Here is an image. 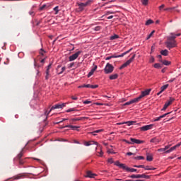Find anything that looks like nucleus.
Wrapping results in <instances>:
<instances>
[{"instance_id":"8fccbe9b","label":"nucleus","mask_w":181,"mask_h":181,"mask_svg":"<svg viewBox=\"0 0 181 181\" xmlns=\"http://www.w3.org/2000/svg\"><path fill=\"white\" fill-rule=\"evenodd\" d=\"M66 70V66H63L62 68V71L59 73V74H62L63 71H64Z\"/></svg>"},{"instance_id":"20e7f679","label":"nucleus","mask_w":181,"mask_h":181,"mask_svg":"<svg viewBox=\"0 0 181 181\" xmlns=\"http://www.w3.org/2000/svg\"><path fill=\"white\" fill-rule=\"evenodd\" d=\"M104 71L105 74H111L114 71V66L111 64L107 63L104 69Z\"/></svg>"},{"instance_id":"6ab92c4d","label":"nucleus","mask_w":181,"mask_h":181,"mask_svg":"<svg viewBox=\"0 0 181 181\" xmlns=\"http://www.w3.org/2000/svg\"><path fill=\"white\" fill-rule=\"evenodd\" d=\"M97 70V66H95L94 68H93L90 71L88 74V77L90 78V76H93L94 74V71Z\"/></svg>"},{"instance_id":"bf43d9fd","label":"nucleus","mask_w":181,"mask_h":181,"mask_svg":"<svg viewBox=\"0 0 181 181\" xmlns=\"http://www.w3.org/2000/svg\"><path fill=\"white\" fill-rule=\"evenodd\" d=\"M43 53H46V52H45L43 49H41L40 52V54H41L42 56H43V54H44Z\"/></svg>"},{"instance_id":"1a4fd4ad","label":"nucleus","mask_w":181,"mask_h":181,"mask_svg":"<svg viewBox=\"0 0 181 181\" xmlns=\"http://www.w3.org/2000/svg\"><path fill=\"white\" fill-rule=\"evenodd\" d=\"M130 141L132 142V145H134V144H137L138 145L141 144H144V141L134 139V138H130Z\"/></svg>"},{"instance_id":"680f3d73","label":"nucleus","mask_w":181,"mask_h":181,"mask_svg":"<svg viewBox=\"0 0 181 181\" xmlns=\"http://www.w3.org/2000/svg\"><path fill=\"white\" fill-rule=\"evenodd\" d=\"M85 87L86 88H91V85L90 84H87V85H85Z\"/></svg>"},{"instance_id":"6e6552de","label":"nucleus","mask_w":181,"mask_h":181,"mask_svg":"<svg viewBox=\"0 0 181 181\" xmlns=\"http://www.w3.org/2000/svg\"><path fill=\"white\" fill-rule=\"evenodd\" d=\"M91 2H93V1L88 0L85 3H78V6H82L84 8H86V6H88V5H91Z\"/></svg>"},{"instance_id":"c85d7f7f","label":"nucleus","mask_w":181,"mask_h":181,"mask_svg":"<svg viewBox=\"0 0 181 181\" xmlns=\"http://www.w3.org/2000/svg\"><path fill=\"white\" fill-rule=\"evenodd\" d=\"M103 131H104L103 129H98L96 131H94L93 132H91L92 135L95 136V134H100V132H103Z\"/></svg>"},{"instance_id":"412c9836","label":"nucleus","mask_w":181,"mask_h":181,"mask_svg":"<svg viewBox=\"0 0 181 181\" xmlns=\"http://www.w3.org/2000/svg\"><path fill=\"white\" fill-rule=\"evenodd\" d=\"M160 54H162V56H168L169 54V51H168V49L161 50Z\"/></svg>"},{"instance_id":"c03bdc74","label":"nucleus","mask_w":181,"mask_h":181,"mask_svg":"<svg viewBox=\"0 0 181 181\" xmlns=\"http://www.w3.org/2000/svg\"><path fill=\"white\" fill-rule=\"evenodd\" d=\"M78 11L79 12H83V11H84V7H82L81 6H78Z\"/></svg>"},{"instance_id":"f257e3e1","label":"nucleus","mask_w":181,"mask_h":181,"mask_svg":"<svg viewBox=\"0 0 181 181\" xmlns=\"http://www.w3.org/2000/svg\"><path fill=\"white\" fill-rule=\"evenodd\" d=\"M115 165L116 166H118V168H120V169H123V170H127V172H131L132 173H134V172H136L137 173H139L138 170L132 168H129L128 166L125 165V164L119 163V161H116L115 163Z\"/></svg>"},{"instance_id":"09e8293b","label":"nucleus","mask_w":181,"mask_h":181,"mask_svg":"<svg viewBox=\"0 0 181 181\" xmlns=\"http://www.w3.org/2000/svg\"><path fill=\"white\" fill-rule=\"evenodd\" d=\"M101 30V27H100V26H97V27L95 28V30L96 32H98V30Z\"/></svg>"},{"instance_id":"393cba45","label":"nucleus","mask_w":181,"mask_h":181,"mask_svg":"<svg viewBox=\"0 0 181 181\" xmlns=\"http://www.w3.org/2000/svg\"><path fill=\"white\" fill-rule=\"evenodd\" d=\"M176 146H174L173 147H171L170 149L167 150L165 151V153H170V152H173V151H175V149H176Z\"/></svg>"},{"instance_id":"f3484780","label":"nucleus","mask_w":181,"mask_h":181,"mask_svg":"<svg viewBox=\"0 0 181 181\" xmlns=\"http://www.w3.org/2000/svg\"><path fill=\"white\" fill-rule=\"evenodd\" d=\"M169 114H170V112L165 113L158 117H156L153 121L154 122L160 121V119H162V118H165V117H166V115H169Z\"/></svg>"},{"instance_id":"49530a36","label":"nucleus","mask_w":181,"mask_h":181,"mask_svg":"<svg viewBox=\"0 0 181 181\" xmlns=\"http://www.w3.org/2000/svg\"><path fill=\"white\" fill-rule=\"evenodd\" d=\"M150 63H153L155 62V58L153 57H151L149 60Z\"/></svg>"},{"instance_id":"e433bc0d","label":"nucleus","mask_w":181,"mask_h":181,"mask_svg":"<svg viewBox=\"0 0 181 181\" xmlns=\"http://www.w3.org/2000/svg\"><path fill=\"white\" fill-rule=\"evenodd\" d=\"M134 159H138L139 160H142L145 159V157L139 156L135 157Z\"/></svg>"},{"instance_id":"39448f33","label":"nucleus","mask_w":181,"mask_h":181,"mask_svg":"<svg viewBox=\"0 0 181 181\" xmlns=\"http://www.w3.org/2000/svg\"><path fill=\"white\" fill-rule=\"evenodd\" d=\"M165 46L168 49H169V50H170V49H173V47H176V46H177V44L176 43V40L166 41Z\"/></svg>"},{"instance_id":"bb28decb","label":"nucleus","mask_w":181,"mask_h":181,"mask_svg":"<svg viewBox=\"0 0 181 181\" xmlns=\"http://www.w3.org/2000/svg\"><path fill=\"white\" fill-rule=\"evenodd\" d=\"M160 62L161 63H163V64H164V66H169V64H170V62L167 61V60L162 61V59H160Z\"/></svg>"},{"instance_id":"0eeeda50","label":"nucleus","mask_w":181,"mask_h":181,"mask_svg":"<svg viewBox=\"0 0 181 181\" xmlns=\"http://www.w3.org/2000/svg\"><path fill=\"white\" fill-rule=\"evenodd\" d=\"M81 54V51H78L77 52H76L75 54L71 55L69 57V62H74V60H76L78 56Z\"/></svg>"},{"instance_id":"052dcab7","label":"nucleus","mask_w":181,"mask_h":181,"mask_svg":"<svg viewBox=\"0 0 181 181\" xmlns=\"http://www.w3.org/2000/svg\"><path fill=\"white\" fill-rule=\"evenodd\" d=\"M73 66H74V62L69 64V69H71V67H73Z\"/></svg>"},{"instance_id":"c756f323","label":"nucleus","mask_w":181,"mask_h":181,"mask_svg":"<svg viewBox=\"0 0 181 181\" xmlns=\"http://www.w3.org/2000/svg\"><path fill=\"white\" fill-rule=\"evenodd\" d=\"M119 36L118 35L115 34L114 35L110 37V40H115V39H118Z\"/></svg>"},{"instance_id":"f704fd0d","label":"nucleus","mask_w":181,"mask_h":181,"mask_svg":"<svg viewBox=\"0 0 181 181\" xmlns=\"http://www.w3.org/2000/svg\"><path fill=\"white\" fill-rule=\"evenodd\" d=\"M153 33H155V30H153L149 35L147 37L146 40H149L151 39V37H152V36H153Z\"/></svg>"},{"instance_id":"7c9ffc66","label":"nucleus","mask_w":181,"mask_h":181,"mask_svg":"<svg viewBox=\"0 0 181 181\" xmlns=\"http://www.w3.org/2000/svg\"><path fill=\"white\" fill-rule=\"evenodd\" d=\"M124 124H127V125H128V127H131V125H134L135 124V122L129 121V122H126Z\"/></svg>"},{"instance_id":"a211bd4d","label":"nucleus","mask_w":181,"mask_h":181,"mask_svg":"<svg viewBox=\"0 0 181 181\" xmlns=\"http://www.w3.org/2000/svg\"><path fill=\"white\" fill-rule=\"evenodd\" d=\"M129 64H131V63L129 62V61H127L124 64H123L119 67V70H122V69H125V67H127V66H129Z\"/></svg>"},{"instance_id":"4c0bfd02","label":"nucleus","mask_w":181,"mask_h":181,"mask_svg":"<svg viewBox=\"0 0 181 181\" xmlns=\"http://www.w3.org/2000/svg\"><path fill=\"white\" fill-rule=\"evenodd\" d=\"M134 168H141L142 169H144V168H145V165H133Z\"/></svg>"},{"instance_id":"72a5a7b5","label":"nucleus","mask_w":181,"mask_h":181,"mask_svg":"<svg viewBox=\"0 0 181 181\" xmlns=\"http://www.w3.org/2000/svg\"><path fill=\"white\" fill-rule=\"evenodd\" d=\"M152 23H153V21H152L151 19H149L146 22V25L148 26L149 25H152Z\"/></svg>"},{"instance_id":"ddd939ff","label":"nucleus","mask_w":181,"mask_h":181,"mask_svg":"<svg viewBox=\"0 0 181 181\" xmlns=\"http://www.w3.org/2000/svg\"><path fill=\"white\" fill-rule=\"evenodd\" d=\"M135 103H139V100H138L137 98L132 99L129 102L125 103L124 105H131V104H134Z\"/></svg>"},{"instance_id":"f03ea898","label":"nucleus","mask_w":181,"mask_h":181,"mask_svg":"<svg viewBox=\"0 0 181 181\" xmlns=\"http://www.w3.org/2000/svg\"><path fill=\"white\" fill-rule=\"evenodd\" d=\"M64 107H66V103L57 104L52 106L48 112L47 111H46L45 112V115H46V117H47V116L50 114V112H52V111H53V110H59L60 108H63Z\"/></svg>"},{"instance_id":"5fc2aeb1","label":"nucleus","mask_w":181,"mask_h":181,"mask_svg":"<svg viewBox=\"0 0 181 181\" xmlns=\"http://www.w3.org/2000/svg\"><path fill=\"white\" fill-rule=\"evenodd\" d=\"M165 148H159L158 150V152H165Z\"/></svg>"},{"instance_id":"9b49d317","label":"nucleus","mask_w":181,"mask_h":181,"mask_svg":"<svg viewBox=\"0 0 181 181\" xmlns=\"http://www.w3.org/2000/svg\"><path fill=\"white\" fill-rule=\"evenodd\" d=\"M176 39V34L175 33H170V36L167 37V42H173V40Z\"/></svg>"},{"instance_id":"79ce46f5","label":"nucleus","mask_w":181,"mask_h":181,"mask_svg":"<svg viewBox=\"0 0 181 181\" xmlns=\"http://www.w3.org/2000/svg\"><path fill=\"white\" fill-rule=\"evenodd\" d=\"M154 67L155 69H160V64H155Z\"/></svg>"},{"instance_id":"5701e85b","label":"nucleus","mask_w":181,"mask_h":181,"mask_svg":"<svg viewBox=\"0 0 181 181\" xmlns=\"http://www.w3.org/2000/svg\"><path fill=\"white\" fill-rule=\"evenodd\" d=\"M146 160H148V162H152V160H153V157L152 156V155L147 154Z\"/></svg>"},{"instance_id":"774afa93","label":"nucleus","mask_w":181,"mask_h":181,"mask_svg":"<svg viewBox=\"0 0 181 181\" xmlns=\"http://www.w3.org/2000/svg\"><path fill=\"white\" fill-rule=\"evenodd\" d=\"M111 13H114V12L107 11L105 15H110Z\"/></svg>"},{"instance_id":"e2e57ef3","label":"nucleus","mask_w":181,"mask_h":181,"mask_svg":"<svg viewBox=\"0 0 181 181\" xmlns=\"http://www.w3.org/2000/svg\"><path fill=\"white\" fill-rule=\"evenodd\" d=\"M107 153H113L115 154V152L111 151V150H107Z\"/></svg>"},{"instance_id":"4468645a","label":"nucleus","mask_w":181,"mask_h":181,"mask_svg":"<svg viewBox=\"0 0 181 181\" xmlns=\"http://www.w3.org/2000/svg\"><path fill=\"white\" fill-rule=\"evenodd\" d=\"M62 128H71L73 131H76V129H78V128H80V126L66 125Z\"/></svg>"},{"instance_id":"c9c22d12","label":"nucleus","mask_w":181,"mask_h":181,"mask_svg":"<svg viewBox=\"0 0 181 181\" xmlns=\"http://www.w3.org/2000/svg\"><path fill=\"white\" fill-rule=\"evenodd\" d=\"M83 118H84V117L74 118V119H71V121H72V122H74V121H81V119H83Z\"/></svg>"},{"instance_id":"69168bd1","label":"nucleus","mask_w":181,"mask_h":181,"mask_svg":"<svg viewBox=\"0 0 181 181\" xmlns=\"http://www.w3.org/2000/svg\"><path fill=\"white\" fill-rule=\"evenodd\" d=\"M169 148H170V146L168 145V146H165L164 148L165 151H168V149H169Z\"/></svg>"},{"instance_id":"473e14b6","label":"nucleus","mask_w":181,"mask_h":181,"mask_svg":"<svg viewBox=\"0 0 181 181\" xmlns=\"http://www.w3.org/2000/svg\"><path fill=\"white\" fill-rule=\"evenodd\" d=\"M136 54H134L133 56L129 59L127 60V62H129V63H132V62H134V59H135Z\"/></svg>"},{"instance_id":"338daca9","label":"nucleus","mask_w":181,"mask_h":181,"mask_svg":"<svg viewBox=\"0 0 181 181\" xmlns=\"http://www.w3.org/2000/svg\"><path fill=\"white\" fill-rule=\"evenodd\" d=\"M181 146V142L180 143H178L175 145V148H179V146Z\"/></svg>"},{"instance_id":"58836bf2","label":"nucleus","mask_w":181,"mask_h":181,"mask_svg":"<svg viewBox=\"0 0 181 181\" xmlns=\"http://www.w3.org/2000/svg\"><path fill=\"white\" fill-rule=\"evenodd\" d=\"M148 1H149V0H141V4L146 6V5H148Z\"/></svg>"},{"instance_id":"b1692460","label":"nucleus","mask_w":181,"mask_h":181,"mask_svg":"<svg viewBox=\"0 0 181 181\" xmlns=\"http://www.w3.org/2000/svg\"><path fill=\"white\" fill-rule=\"evenodd\" d=\"M169 105H170V103L166 102L163 106V107L162 108L161 111H165L166 110V109L168 108V107H169Z\"/></svg>"},{"instance_id":"dca6fc26","label":"nucleus","mask_w":181,"mask_h":181,"mask_svg":"<svg viewBox=\"0 0 181 181\" xmlns=\"http://www.w3.org/2000/svg\"><path fill=\"white\" fill-rule=\"evenodd\" d=\"M52 67V64H49L47 66V70H46V76H45V80H49V70Z\"/></svg>"},{"instance_id":"9d476101","label":"nucleus","mask_w":181,"mask_h":181,"mask_svg":"<svg viewBox=\"0 0 181 181\" xmlns=\"http://www.w3.org/2000/svg\"><path fill=\"white\" fill-rule=\"evenodd\" d=\"M153 127V124H149V125H146V126H143L141 127V131H149V129H152Z\"/></svg>"},{"instance_id":"3c124183","label":"nucleus","mask_w":181,"mask_h":181,"mask_svg":"<svg viewBox=\"0 0 181 181\" xmlns=\"http://www.w3.org/2000/svg\"><path fill=\"white\" fill-rule=\"evenodd\" d=\"M144 169H145V170H150L151 167L149 165H147V166L145 167V165H144Z\"/></svg>"},{"instance_id":"a19ab883","label":"nucleus","mask_w":181,"mask_h":181,"mask_svg":"<svg viewBox=\"0 0 181 181\" xmlns=\"http://www.w3.org/2000/svg\"><path fill=\"white\" fill-rule=\"evenodd\" d=\"M54 11H55V15H57L59 13V6L54 8Z\"/></svg>"},{"instance_id":"864d4df0","label":"nucleus","mask_w":181,"mask_h":181,"mask_svg":"<svg viewBox=\"0 0 181 181\" xmlns=\"http://www.w3.org/2000/svg\"><path fill=\"white\" fill-rule=\"evenodd\" d=\"M98 85H91L90 88L94 89V88H98Z\"/></svg>"},{"instance_id":"4be33fe9","label":"nucleus","mask_w":181,"mask_h":181,"mask_svg":"<svg viewBox=\"0 0 181 181\" xmlns=\"http://www.w3.org/2000/svg\"><path fill=\"white\" fill-rule=\"evenodd\" d=\"M118 78V75L117 74L110 76V80H117Z\"/></svg>"},{"instance_id":"13d9d810","label":"nucleus","mask_w":181,"mask_h":181,"mask_svg":"<svg viewBox=\"0 0 181 181\" xmlns=\"http://www.w3.org/2000/svg\"><path fill=\"white\" fill-rule=\"evenodd\" d=\"M83 104H91V101H90V100H85L83 102Z\"/></svg>"},{"instance_id":"7ed1b4c3","label":"nucleus","mask_w":181,"mask_h":181,"mask_svg":"<svg viewBox=\"0 0 181 181\" xmlns=\"http://www.w3.org/2000/svg\"><path fill=\"white\" fill-rule=\"evenodd\" d=\"M131 179H149V175H146L145 174H133L130 176H129Z\"/></svg>"},{"instance_id":"423d86ee","label":"nucleus","mask_w":181,"mask_h":181,"mask_svg":"<svg viewBox=\"0 0 181 181\" xmlns=\"http://www.w3.org/2000/svg\"><path fill=\"white\" fill-rule=\"evenodd\" d=\"M151 91H152V89H147L141 92V94L138 98H136L138 101H141V99L144 98V97H146V95H149Z\"/></svg>"},{"instance_id":"f8f14e48","label":"nucleus","mask_w":181,"mask_h":181,"mask_svg":"<svg viewBox=\"0 0 181 181\" xmlns=\"http://www.w3.org/2000/svg\"><path fill=\"white\" fill-rule=\"evenodd\" d=\"M84 145L85 146H90V145H97L98 146V142L94 141H85Z\"/></svg>"},{"instance_id":"603ef678","label":"nucleus","mask_w":181,"mask_h":181,"mask_svg":"<svg viewBox=\"0 0 181 181\" xmlns=\"http://www.w3.org/2000/svg\"><path fill=\"white\" fill-rule=\"evenodd\" d=\"M72 111H76V109H74V108L69 109L66 110V112H71Z\"/></svg>"},{"instance_id":"2eb2a0df","label":"nucleus","mask_w":181,"mask_h":181,"mask_svg":"<svg viewBox=\"0 0 181 181\" xmlns=\"http://www.w3.org/2000/svg\"><path fill=\"white\" fill-rule=\"evenodd\" d=\"M94 176H97V175H95V173H93L91 171L88 170L86 172V175L85 176V177L93 178V177H94Z\"/></svg>"},{"instance_id":"2f4dec72","label":"nucleus","mask_w":181,"mask_h":181,"mask_svg":"<svg viewBox=\"0 0 181 181\" xmlns=\"http://www.w3.org/2000/svg\"><path fill=\"white\" fill-rule=\"evenodd\" d=\"M22 156H23V152H21L16 157V159H18V160H20L22 158Z\"/></svg>"},{"instance_id":"0e129e2a","label":"nucleus","mask_w":181,"mask_h":181,"mask_svg":"<svg viewBox=\"0 0 181 181\" xmlns=\"http://www.w3.org/2000/svg\"><path fill=\"white\" fill-rule=\"evenodd\" d=\"M112 59V56L107 57L105 59V60H111Z\"/></svg>"},{"instance_id":"aec40b11","label":"nucleus","mask_w":181,"mask_h":181,"mask_svg":"<svg viewBox=\"0 0 181 181\" xmlns=\"http://www.w3.org/2000/svg\"><path fill=\"white\" fill-rule=\"evenodd\" d=\"M150 142H151L152 144H159V142H160V140L156 137L153 138L151 139Z\"/></svg>"},{"instance_id":"4d7b16f0","label":"nucleus","mask_w":181,"mask_h":181,"mask_svg":"<svg viewBox=\"0 0 181 181\" xmlns=\"http://www.w3.org/2000/svg\"><path fill=\"white\" fill-rule=\"evenodd\" d=\"M71 98L75 101H76V100H78V98L76 97V96H71Z\"/></svg>"},{"instance_id":"de8ad7c7","label":"nucleus","mask_w":181,"mask_h":181,"mask_svg":"<svg viewBox=\"0 0 181 181\" xmlns=\"http://www.w3.org/2000/svg\"><path fill=\"white\" fill-rule=\"evenodd\" d=\"M45 8H46V4H44L41 7H40V11H43Z\"/></svg>"},{"instance_id":"a18cd8bd","label":"nucleus","mask_w":181,"mask_h":181,"mask_svg":"<svg viewBox=\"0 0 181 181\" xmlns=\"http://www.w3.org/2000/svg\"><path fill=\"white\" fill-rule=\"evenodd\" d=\"M175 101V98H170V100L168 103H170V105L172 104Z\"/></svg>"},{"instance_id":"6e6d98bb","label":"nucleus","mask_w":181,"mask_h":181,"mask_svg":"<svg viewBox=\"0 0 181 181\" xmlns=\"http://www.w3.org/2000/svg\"><path fill=\"white\" fill-rule=\"evenodd\" d=\"M107 161L109 163H114V160H112V158H108Z\"/></svg>"},{"instance_id":"cd10ccee","label":"nucleus","mask_w":181,"mask_h":181,"mask_svg":"<svg viewBox=\"0 0 181 181\" xmlns=\"http://www.w3.org/2000/svg\"><path fill=\"white\" fill-rule=\"evenodd\" d=\"M112 56V59H117L118 57H124V54H119V55H117V54H113L111 55Z\"/></svg>"},{"instance_id":"ea45409f","label":"nucleus","mask_w":181,"mask_h":181,"mask_svg":"<svg viewBox=\"0 0 181 181\" xmlns=\"http://www.w3.org/2000/svg\"><path fill=\"white\" fill-rule=\"evenodd\" d=\"M98 156H103V155H104V152H103V150H101L100 148V152H97Z\"/></svg>"},{"instance_id":"a878e982","label":"nucleus","mask_w":181,"mask_h":181,"mask_svg":"<svg viewBox=\"0 0 181 181\" xmlns=\"http://www.w3.org/2000/svg\"><path fill=\"white\" fill-rule=\"evenodd\" d=\"M168 87H169V85L168 84L161 86L160 93H163V91H165Z\"/></svg>"},{"instance_id":"37998d69","label":"nucleus","mask_w":181,"mask_h":181,"mask_svg":"<svg viewBox=\"0 0 181 181\" xmlns=\"http://www.w3.org/2000/svg\"><path fill=\"white\" fill-rule=\"evenodd\" d=\"M132 50V48H131L130 49L126 51L125 52L122 53V54H124V56H125V54H128V53H129Z\"/></svg>"}]
</instances>
